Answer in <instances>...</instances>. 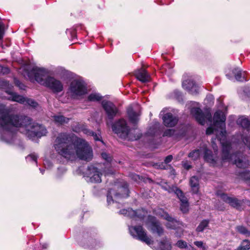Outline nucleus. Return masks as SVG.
<instances>
[{
    "label": "nucleus",
    "instance_id": "1",
    "mask_svg": "<svg viewBox=\"0 0 250 250\" xmlns=\"http://www.w3.org/2000/svg\"><path fill=\"white\" fill-rule=\"evenodd\" d=\"M17 128L29 137H40L45 135L46 129L43 126L32 123L27 117L13 116L10 114V109L4 105H0V134L1 139L11 144L15 139L14 132Z\"/></svg>",
    "mask_w": 250,
    "mask_h": 250
},
{
    "label": "nucleus",
    "instance_id": "2",
    "mask_svg": "<svg viewBox=\"0 0 250 250\" xmlns=\"http://www.w3.org/2000/svg\"><path fill=\"white\" fill-rule=\"evenodd\" d=\"M227 107L217 110L213 116V126L208 127L207 129L206 133L208 135L212 133H215L216 135L217 140L219 141L222 146L223 161L228 160L240 168H247L249 166V161L246 156L242 155L240 153L229 154L230 144L226 141L225 121Z\"/></svg>",
    "mask_w": 250,
    "mask_h": 250
},
{
    "label": "nucleus",
    "instance_id": "3",
    "mask_svg": "<svg viewBox=\"0 0 250 250\" xmlns=\"http://www.w3.org/2000/svg\"><path fill=\"white\" fill-rule=\"evenodd\" d=\"M54 147L59 154L70 160L78 158L89 161L93 157L92 148L85 141L74 138V136L67 133L58 135L54 142Z\"/></svg>",
    "mask_w": 250,
    "mask_h": 250
},
{
    "label": "nucleus",
    "instance_id": "4",
    "mask_svg": "<svg viewBox=\"0 0 250 250\" xmlns=\"http://www.w3.org/2000/svg\"><path fill=\"white\" fill-rule=\"evenodd\" d=\"M23 75L31 81H35L49 88L54 93H59L63 90V86L62 83L50 77L48 70L43 67L33 66L30 70H25Z\"/></svg>",
    "mask_w": 250,
    "mask_h": 250
},
{
    "label": "nucleus",
    "instance_id": "5",
    "mask_svg": "<svg viewBox=\"0 0 250 250\" xmlns=\"http://www.w3.org/2000/svg\"><path fill=\"white\" fill-rule=\"evenodd\" d=\"M112 130L123 139L133 140H137L141 137L140 133H137L136 135H133V132H138V131L136 129H129L124 119H120L115 123L112 125Z\"/></svg>",
    "mask_w": 250,
    "mask_h": 250
},
{
    "label": "nucleus",
    "instance_id": "6",
    "mask_svg": "<svg viewBox=\"0 0 250 250\" xmlns=\"http://www.w3.org/2000/svg\"><path fill=\"white\" fill-rule=\"evenodd\" d=\"M87 92L85 83L79 79L73 80L70 83L67 94L73 99H79Z\"/></svg>",
    "mask_w": 250,
    "mask_h": 250
},
{
    "label": "nucleus",
    "instance_id": "7",
    "mask_svg": "<svg viewBox=\"0 0 250 250\" xmlns=\"http://www.w3.org/2000/svg\"><path fill=\"white\" fill-rule=\"evenodd\" d=\"M102 173L100 169L95 166L88 167L84 173L85 180L89 183H99L101 182Z\"/></svg>",
    "mask_w": 250,
    "mask_h": 250
},
{
    "label": "nucleus",
    "instance_id": "8",
    "mask_svg": "<svg viewBox=\"0 0 250 250\" xmlns=\"http://www.w3.org/2000/svg\"><path fill=\"white\" fill-rule=\"evenodd\" d=\"M191 114L202 125H204L206 123L210 124L212 122L211 115L208 111L202 112L199 108L193 107L191 109Z\"/></svg>",
    "mask_w": 250,
    "mask_h": 250
},
{
    "label": "nucleus",
    "instance_id": "9",
    "mask_svg": "<svg viewBox=\"0 0 250 250\" xmlns=\"http://www.w3.org/2000/svg\"><path fill=\"white\" fill-rule=\"evenodd\" d=\"M130 234L134 238L146 243L147 245L151 243V240L147 236L146 231L141 226L129 227Z\"/></svg>",
    "mask_w": 250,
    "mask_h": 250
},
{
    "label": "nucleus",
    "instance_id": "10",
    "mask_svg": "<svg viewBox=\"0 0 250 250\" xmlns=\"http://www.w3.org/2000/svg\"><path fill=\"white\" fill-rule=\"evenodd\" d=\"M6 92L9 95L7 97L8 100L17 102L20 104H27L34 108L37 107L38 105V103L33 100L26 99L10 90H7Z\"/></svg>",
    "mask_w": 250,
    "mask_h": 250
},
{
    "label": "nucleus",
    "instance_id": "11",
    "mask_svg": "<svg viewBox=\"0 0 250 250\" xmlns=\"http://www.w3.org/2000/svg\"><path fill=\"white\" fill-rule=\"evenodd\" d=\"M129 190L126 183H124L122 187L118 188V192L115 193L114 190L111 189L108 191L107 195V202L108 204L113 203L112 195H114L116 199L121 198H125L128 196Z\"/></svg>",
    "mask_w": 250,
    "mask_h": 250
},
{
    "label": "nucleus",
    "instance_id": "12",
    "mask_svg": "<svg viewBox=\"0 0 250 250\" xmlns=\"http://www.w3.org/2000/svg\"><path fill=\"white\" fill-rule=\"evenodd\" d=\"M102 104L108 119H113L118 113L116 106L112 102L105 100L103 101Z\"/></svg>",
    "mask_w": 250,
    "mask_h": 250
},
{
    "label": "nucleus",
    "instance_id": "13",
    "mask_svg": "<svg viewBox=\"0 0 250 250\" xmlns=\"http://www.w3.org/2000/svg\"><path fill=\"white\" fill-rule=\"evenodd\" d=\"M148 228L153 233H156L159 236L162 235L164 233V230L157 222L156 218L153 216H149L148 218Z\"/></svg>",
    "mask_w": 250,
    "mask_h": 250
},
{
    "label": "nucleus",
    "instance_id": "14",
    "mask_svg": "<svg viewBox=\"0 0 250 250\" xmlns=\"http://www.w3.org/2000/svg\"><path fill=\"white\" fill-rule=\"evenodd\" d=\"M174 193L177 195L179 199L180 203V209L184 213H187L188 211V203L187 198L184 195L182 191L177 188H175Z\"/></svg>",
    "mask_w": 250,
    "mask_h": 250
},
{
    "label": "nucleus",
    "instance_id": "15",
    "mask_svg": "<svg viewBox=\"0 0 250 250\" xmlns=\"http://www.w3.org/2000/svg\"><path fill=\"white\" fill-rule=\"evenodd\" d=\"M159 215L167 221L166 224V227L171 229H175L177 228L179 223L173 218L170 216L167 212L162 209H160L157 213Z\"/></svg>",
    "mask_w": 250,
    "mask_h": 250
},
{
    "label": "nucleus",
    "instance_id": "16",
    "mask_svg": "<svg viewBox=\"0 0 250 250\" xmlns=\"http://www.w3.org/2000/svg\"><path fill=\"white\" fill-rule=\"evenodd\" d=\"M163 123L166 126L172 127L178 122V118L170 113L165 114L163 118Z\"/></svg>",
    "mask_w": 250,
    "mask_h": 250
},
{
    "label": "nucleus",
    "instance_id": "17",
    "mask_svg": "<svg viewBox=\"0 0 250 250\" xmlns=\"http://www.w3.org/2000/svg\"><path fill=\"white\" fill-rule=\"evenodd\" d=\"M127 115L129 121L135 124L139 121L140 111L139 110L134 109L132 107H129L127 109Z\"/></svg>",
    "mask_w": 250,
    "mask_h": 250
},
{
    "label": "nucleus",
    "instance_id": "18",
    "mask_svg": "<svg viewBox=\"0 0 250 250\" xmlns=\"http://www.w3.org/2000/svg\"><path fill=\"white\" fill-rule=\"evenodd\" d=\"M183 87L192 93L197 92V87L191 78L185 79L182 83Z\"/></svg>",
    "mask_w": 250,
    "mask_h": 250
},
{
    "label": "nucleus",
    "instance_id": "19",
    "mask_svg": "<svg viewBox=\"0 0 250 250\" xmlns=\"http://www.w3.org/2000/svg\"><path fill=\"white\" fill-rule=\"evenodd\" d=\"M73 130L75 132H83L84 134H86L88 135L92 136L94 139V140L98 141L100 140V136L98 135L97 134L95 133L94 132L89 130L88 129L85 127L83 125H77L74 128H73Z\"/></svg>",
    "mask_w": 250,
    "mask_h": 250
},
{
    "label": "nucleus",
    "instance_id": "20",
    "mask_svg": "<svg viewBox=\"0 0 250 250\" xmlns=\"http://www.w3.org/2000/svg\"><path fill=\"white\" fill-rule=\"evenodd\" d=\"M135 76L138 80L142 83H147L150 80L149 75L143 68L137 70L135 73Z\"/></svg>",
    "mask_w": 250,
    "mask_h": 250
},
{
    "label": "nucleus",
    "instance_id": "21",
    "mask_svg": "<svg viewBox=\"0 0 250 250\" xmlns=\"http://www.w3.org/2000/svg\"><path fill=\"white\" fill-rule=\"evenodd\" d=\"M220 198L224 202L229 204L231 206L239 208L240 202L236 198L229 197L224 193L220 195Z\"/></svg>",
    "mask_w": 250,
    "mask_h": 250
},
{
    "label": "nucleus",
    "instance_id": "22",
    "mask_svg": "<svg viewBox=\"0 0 250 250\" xmlns=\"http://www.w3.org/2000/svg\"><path fill=\"white\" fill-rule=\"evenodd\" d=\"M204 158L206 161L209 163L215 166L216 165V161H217L216 158L213 156L211 153V151L208 150L207 148H204Z\"/></svg>",
    "mask_w": 250,
    "mask_h": 250
},
{
    "label": "nucleus",
    "instance_id": "23",
    "mask_svg": "<svg viewBox=\"0 0 250 250\" xmlns=\"http://www.w3.org/2000/svg\"><path fill=\"white\" fill-rule=\"evenodd\" d=\"M171 248L170 241L167 238H165L160 242L157 250H171Z\"/></svg>",
    "mask_w": 250,
    "mask_h": 250
},
{
    "label": "nucleus",
    "instance_id": "24",
    "mask_svg": "<svg viewBox=\"0 0 250 250\" xmlns=\"http://www.w3.org/2000/svg\"><path fill=\"white\" fill-rule=\"evenodd\" d=\"M190 185L194 193H197L199 189V180L196 176H192L190 179Z\"/></svg>",
    "mask_w": 250,
    "mask_h": 250
},
{
    "label": "nucleus",
    "instance_id": "25",
    "mask_svg": "<svg viewBox=\"0 0 250 250\" xmlns=\"http://www.w3.org/2000/svg\"><path fill=\"white\" fill-rule=\"evenodd\" d=\"M54 122L59 125H63L67 123L70 119L66 118L62 115H55L53 117Z\"/></svg>",
    "mask_w": 250,
    "mask_h": 250
},
{
    "label": "nucleus",
    "instance_id": "26",
    "mask_svg": "<svg viewBox=\"0 0 250 250\" xmlns=\"http://www.w3.org/2000/svg\"><path fill=\"white\" fill-rule=\"evenodd\" d=\"M235 79L238 81H246L245 78V72H242L241 70L238 68H236L233 70Z\"/></svg>",
    "mask_w": 250,
    "mask_h": 250
},
{
    "label": "nucleus",
    "instance_id": "27",
    "mask_svg": "<svg viewBox=\"0 0 250 250\" xmlns=\"http://www.w3.org/2000/svg\"><path fill=\"white\" fill-rule=\"evenodd\" d=\"M237 123L238 125L245 128L249 127L250 125L249 120L245 117H241L238 118L237 121Z\"/></svg>",
    "mask_w": 250,
    "mask_h": 250
},
{
    "label": "nucleus",
    "instance_id": "28",
    "mask_svg": "<svg viewBox=\"0 0 250 250\" xmlns=\"http://www.w3.org/2000/svg\"><path fill=\"white\" fill-rule=\"evenodd\" d=\"M102 99V96L98 93H92L90 94L88 97V100L91 102H97L101 100Z\"/></svg>",
    "mask_w": 250,
    "mask_h": 250
},
{
    "label": "nucleus",
    "instance_id": "29",
    "mask_svg": "<svg viewBox=\"0 0 250 250\" xmlns=\"http://www.w3.org/2000/svg\"><path fill=\"white\" fill-rule=\"evenodd\" d=\"M249 249H250V241L246 239L242 242L236 250H249Z\"/></svg>",
    "mask_w": 250,
    "mask_h": 250
},
{
    "label": "nucleus",
    "instance_id": "30",
    "mask_svg": "<svg viewBox=\"0 0 250 250\" xmlns=\"http://www.w3.org/2000/svg\"><path fill=\"white\" fill-rule=\"evenodd\" d=\"M208 221L207 220H203L196 228V231L198 232L203 231L208 225Z\"/></svg>",
    "mask_w": 250,
    "mask_h": 250
},
{
    "label": "nucleus",
    "instance_id": "31",
    "mask_svg": "<svg viewBox=\"0 0 250 250\" xmlns=\"http://www.w3.org/2000/svg\"><path fill=\"white\" fill-rule=\"evenodd\" d=\"M237 230L240 233L245 235L246 236H250V231H248L246 228L243 226H238Z\"/></svg>",
    "mask_w": 250,
    "mask_h": 250
},
{
    "label": "nucleus",
    "instance_id": "32",
    "mask_svg": "<svg viewBox=\"0 0 250 250\" xmlns=\"http://www.w3.org/2000/svg\"><path fill=\"white\" fill-rule=\"evenodd\" d=\"M200 155V150H195L191 152L189 155V157L192 158L193 160L197 159Z\"/></svg>",
    "mask_w": 250,
    "mask_h": 250
},
{
    "label": "nucleus",
    "instance_id": "33",
    "mask_svg": "<svg viewBox=\"0 0 250 250\" xmlns=\"http://www.w3.org/2000/svg\"><path fill=\"white\" fill-rule=\"evenodd\" d=\"M38 156L35 153H32L26 157V159L27 161H34L35 163L37 162Z\"/></svg>",
    "mask_w": 250,
    "mask_h": 250
},
{
    "label": "nucleus",
    "instance_id": "34",
    "mask_svg": "<svg viewBox=\"0 0 250 250\" xmlns=\"http://www.w3.org/2000/svg\"><path fill=\"white\" fill-rule=\"evenodd\" d=\"M176 245L180 249H184L187 247V243L182 240L178 241L176 244Z\"/></svg>",
    "mask_w": 250,
    "mask_h": 250
},
{
    "label": "nucleus",
    "instance_id": "35",
    "mask_svg": "<svg viewBox=\"0 0 250 250\" xmlns=\"http://www.w3.org/2000/svg\"><path fill=\"white\" fill-rule=\"evenodd\" d=\"M5 32L4 25L0 20V40H2Z\"/></svg>",
    "mask_w": 250,
    "mask_h": 250
},
{
    "label": "nucleus",
    "instance_id": "36",
    "mask_svg": "<svg viewBox=\"0 0 250 250\" xmlns=\"http://www.w3.org/2000/svg\"><path fill=\"white\" fill-rule=\"evenodd\" d=\"M242 140L245 146L250 150V137H243Z\"/></svg>",
    "mask_w": 250,
    "mask_h": 250
},
{
    "label": "nucleus",
    "instance_id": "37",
    "mask_svg": "<svg viewBox=\"0 0 250 250\" xmlns=\"http://www.w3.org/2000/svg\"><path fill=\"white\" fill-rule=\"evenodd\" d=\"M174 130L172 129H168L166 130L164 132L163 136H168L170 137L174 134Z\"/></svg>",
    "mask_w": 250,
    "mask_h": 250
},
{
    "label": "nucleus",
    "instance_id": "38",
    "mask_svg": "<svg viewBox=\"0 0 250 250\" xmlns=\"http://www.w3.org/2000/svg\"><path fill=\"white\" fill-rule=\"evenodd\" d=\"M102 158L104 159L107 162H110L112 160V158L110 156L107 154L106 153H102Z\"/></svg>",
    "mask_w": 250,
    "mask_h": 250
},
{
    "label": "nucleus",
    "instance_id": "39",
    "mask_svg": "<svg viewBox=\"0 0 250 250\" xmlns=\"http://www.w3.org/2000/svg\"><path fill=\"white\" fill-rule=\"evenodd\" d=\"M9 72V69L7 67H3L0 65V74H7Z\"/></svg>",
    "mask_w": 250,
    "mask_h": 250
},
{
    "label": "nucleus",
    "instance_id": "40",
    "mask_svg": "<svg viewBox=\"0 0 250 250\" xmlns=\"http://www.w3.org/2000/svg\"><path fill=\"white\" fill-rule=\"evenodd\" d=\"M183 166L187 169H189L191 167V165L187 161L183 162Z\"/></svg>",
    "mask_w": 250,
    "mask_h": 250
},
{
    "label": "nucleus",
    "instance_id": "41",
    "mask_svg": "<svg viewBox=\"0 0 250 250\" xmlns=\"http://www.w3.org/2000/svg\"><path fill=\"white\" fill-rule=\"evenodd\" d=\"M194 244L199 248H202L204 250L205 249L203 246V243L202 241H195Z\"/></svg>",
    "mask_w": 250,
    "mask_h": 250
},
{
    "label": "nucleus",
    "instance_id": "42",
    "mask_svg": "<svg viewBox=\"0 0 250 250\" xmlns=\"http://www.w3.org/2000/svg\"><path fill=\"white\" fill-rule=\"evenodd\" d=\"M173 157L172 155H168L166 157L165 159V163L166 164H168L172 160Z\"/></svg>",
    "mask_w": 250,
    "mask_h": 250
},
{
    "label": "nucleus",
    "instance_id": "43",
    "mask_svg": "<svg viewBox=\"0 0 250 250\" xmlns=\"http://www.w3.org/2000/svg\"><path fill=\"white\" fill-rule=\"evenodd\" d=\"M129 212V210H125V209H123V210H121L120 211V213L121 214H125V215H128L129 212Z\"/></svg>",
    "mask_w": 250,
    "mask_h": 250
},
{
    "label": "nucleus",
    "instance_id": "44",
    "mask_svg": "<svg viewBox=\"0 0 250 250\" xmlns=\"http://www.w3.org/2000/svg\"><path fill=\"white\" fill-rule=\"evenodd\" d=\"M212 147H213L214 151H216L217 150V147L216 146V145L215 144V142H214V141L213 140H212Z\"/></svg>",
    "mask_w": 250,
    "mask_h": 250
},
{
    "label": "nucleus",
    "instance_id": "45",
    "mask_svg": "<svg viewBox=\"0 0 250 250\" xmlns=\"http://www.w3.org/2000/svg\"><path fill=\"white\" fill-rule=\"evenodd\" d=\"M132 178L135 181H137L138 179H140V177L139 175L135 174L133 175Z\"/></svg>",
    "mask_w": 250,
    "mask_h": 250
},
{
    "label": "nucleus",
    "instance_id": "46",
    "mask_svg": "<svg viewBox=\"0 0 250 250\" xmlns=\"http://www.w3.org/2000/svg\"><path fill=\"white\" fill-rule=\"evenodd\" d=\"M248 175H249L247 177H246L244 175H242V177L245 179H249L250 178V172H248Z\"/></svg>",
    "mask_w": 250,
    "mask_h": 250
},
{
    "label": "nucleus",
    "instance_id": "47",
    "mask_svg": "<svg viewBox=\"0 0 250 250\" xmlns=\"http://www.w3.org/2000/svg\"><path fill=\"white\" fill-rule=\"evenodd\" d=\"M207 99H213V97L211 95H208L207 96Z\"/></svg>",
    "mask_w": 250,
    "mask_h": 250
},
{
    "label": "nucleus",
    "instance_id": "48",
    "mask_svg": "<svg viewBox=\"0 0 250 250\" xmlns=\"http://www.w3.org/2000/svg\"><path fill=\"white\" fill-rule=\"evenodd\" d=\"M148 133H149L150 135H154L155 134V132L152 133V132H150L149 131L148 132Z\"/></svg>",
    "mask_w": 250,
    "mask_h": 250
},
{
    "label": "nucleus",
    "instance_id": "49",
    "mask_svg": "<svg viewBox=\"0 0 250 250\" xmlns=\"http://www.w3.org/2000/svg\"><path fill=\"white\" fill-rule=\"evenodd\" d=\"M61 169H62L63 171H65V170L64 168H59L58 171H60Z\"/></svg>",
    "mask_w": 250,
    "mask_h": 250
},
{
    "label": "nucleus",
    "instance_id": "50",
    "mask_svg": "<svg viewBox=\"0 0 250 250\" xmlns=\"http://www.w3.org/2000/svg\"><path fill=\"white\" fill-rule=\"evenodd\" d=\"M47 245L46 244H45L44 245H43L42 247L44 248H46L47 247Z\"/></svg>",
    "mask_w": 250,
    "mask_h": 250
},
{
    "label": "nucleus",
    "instance_id": "51",
    "mask_svg": "<svg viewBox=\"0 0 250 250\" xmlns=\"http://www.w3.org/2000/svg\"><path fill=\"white\" fill-rule=\"evenodd\" d=\"M111 173L110 172H105V174H110Z\"/></svg>",
    "mask_w": 250,
    "mask_h": 250
},
{
    "label": "nucleus",
    "instance_id": "52",
    "mask_svg": "<svg viewBox=\"0 0 250 250\" xmlns=\"http://www.w3.org/2000/svg\"><path fill=\"white\" fill-rule=\"evenodd\" d=\"M40 170H41V172L42 173V174H43L44 170L40 169Z\"/></svg>",
    "mask_w": 250,
    "mask_h": 250
},
{
    "label": "nucleus",
    "instance_id": "53",
    "mask_svg": "<svg viewBox=\"0 0 250 250\" xmlns=\"http://www.w3.org/2000/svg\"><path fill=\"white\" fill-rule=\"evenodd\" d=\"M226 76L228 77L229 79H230V77H229L228 74H227Z\"/></svg>",
    "mask_w": 250,
    "mask_h": 250
},
{
    "label": "nucleus",
    "instance_id": "54",
    "mask_svg": "<svg viewBox=\"0 0 250 250\" xmlns=\"http://www.w3.org/2000/svg\"><path fill=\"white\" fill-rule=\"evenodd\" d=\"M160 168H164V167H160Z\"/></svg>",
    "mask_w": 250,
    "mask_h": 250
}]
</instances>
